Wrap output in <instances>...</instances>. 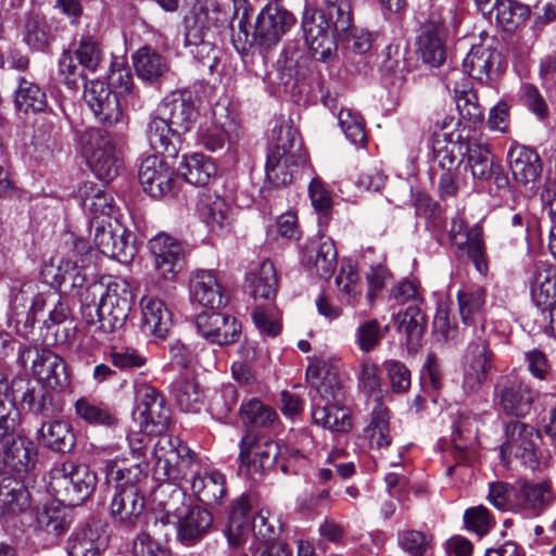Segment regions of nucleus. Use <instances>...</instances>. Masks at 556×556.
Here are the masks:
<instances>
[{
  "label": "nucleus",
  "mask_w": 556,
  "mask_h": 556,
  "mask_svg": "<svg viewBox=\"0 0 556 556\" xmlns=\"http://www.w3.org/2000/svg\"><path fill=\"white\" fill-rule=\"evenodd\" d=\"M138 415L146 434L159 435L154 444L153 472L157 480L179 481L193 473L197 466L194 453L180 439L163 434L170 420V409L157 390L150 384H141L136 391Z\"/></svg>",
  "instance_id": "f257e3e1"
},
{
  "label": "nucleus",
  "mask_w": 556,
  "mask_h": 556,
  "mask_svg": "<svg viewBox=\"0 0 556 556\" xmlns=\"http://www.w3.org/2000/svg\"><path fill=\"white\" fill-rule=\"evenodd\" d=\"M109 517L115 527L130 530L140 521L144 495L140 489L147 472L139 463L126 459H111L104 466Z\"/></svg>",
  "instance_id": "f03ea898"
},
{
  "label": "nucleus",
  "mask_w": 556,
  "mask_h": 556,
  "mask_svg": "<svg viewBox=\"0 0 556 556\" xmlns=\"http://www.w3.org/2000/svg\"><path fill=\"white\" fill-rule=\"evenodd\" d=\"M295 16L282 7L266 5L257 15L254 31L250 33V14L247 8L238 21V31L232 26L231 40L239 53H248L253 46L269 50L294 26Z\"/></svg>",
  "instance_id": "7ed1b4c3"
},
{
  "label": "nucleus",
  "mask_w": 556,
  "mask_h": 556,
  "mask_svg": "<svg viewBox=\"0 0 556 556\" xmlns=\"http://www.w3.org/2000/svg\"><path fill=\"white\" fill-rule=\"evenodd\" d=\"M312 397V419L317 426L332 432H348L352 428L350 413L341 403L343 384L336 372L327 371L316 383Z\"/></svg>",
  "instance_id": "20e7f679"
},
{
  "label": "nucleus",
  "mask_w": 556,
  "mask_h": 556,
  "mask_svg": "<svg viewBox=\"0 0 556 556\" xmlns=\"http://www.w3.org/2000/svg\"><path fill=\"white\" fill-rule=\"evenodd\" d=\"M454 123V117H445L439 132L432 138V174L439 175L438 189L441 199L456 197L460 187L459 166L462 160L455 154L454 134L444 129Z\"/></svg>",
  "instance_id": "39448f33"
},
{
  "label": "nucleus",
  "mask_w": 556,
  "mask_h": 556,
  "mask_svg": "<svg viewBox=\"0 0 556 556\" xmlns=\"http://www.w3.org/2000/svg\"><path fill=\"white\" fill-rule=\"evenodd\" d=\"M80 147L97 178L109 182L118 175L121 151L111 134L100 128L86 129L80 136Z\"/></svg>",
  "instance_id": "423d86ee"
},
{
  "label": "nucleus",
  "mask_w": 556,
  "mask_h": 556,
  "mask_svg": "<svg viewBox=\"0 0 556 556\" xmlns=\"http://www.w3.org/2000/svg\"><path fill=\"white\" fill-rule=\"evenodd\" d=\"M473 337L467 346L464 362L462 388L466 394H476L480 391L493 368L494 361L483 325L473 329Z\"/></svg>",
  "instance_id": "0eeeda50"
},
{
  "label": "nucleus",
  "mask_w": 556,
  "mask_h": 556,
  "mask_svg": "<svg viewBox=\"0 0 556 556\" xmlns=\"http://www.w3.org/2000/svg\"><path fill=\"white\" fill-rule=\"evenodd\" d=\"M131 308V291L125 280H113L106 285L97 307L98 329L109 334L121 329Z\"/></svg>",
  "instance_id": "6e6552de"
},
{
  "label": "nucleus",
  "mask_w": 556,
  "mask_h": 556,
  "mask_svg": "<svg viewBox=\"0 0 556 556\" xmlns=\"http://www.w3.org/2000/svg\"><path fill=\"white\" fill-rule=\"evenodd\" d=\"M541 433L533 426L519 420H510L504 426V441L501 454L514 455L521 464L531 470L540 465L539 446Z\"/></svg>",
  "instance_id": "1a4fd4ad"
},
{
  "label": "nucleus",
  "mask_w": 556,
  "mask_h": 556,
  "mask_svg": "<svg viewBox=\"0 0 556 556\" xmlns=\"http://www.w3.org/2000/svg\"><path fill=\"white\" fill-rule=\"evenodd\" d=\"M301 29L304 42L315 60L325 63L334 60L338 43L334 36L337 30L333 28L332 22L317 15L316 10H311L308 5H305L301 18Z\"/></svg>",
  "instance_id": "9d476101"
},
{
  "label": "nucleus",
  "mask_w": 556,
  "mask_h": 556,
  "mask_svg": "<svg viewBox=\"0 0 556 556\" xmlns=\"http://www.w3.org/2000/svg\"><path fill=\"white\" fill-rule=\"evenodd\" d=\"M51 485L58 492L64 491V502L68 505H78L87 500L97 484L96 473L85 464L64 462L61 467L51 472Z\"/></svg>",
  "instance_id": "9b49d317"
},
{
  "label": "nucleus",
  "mask_w": 556,
  "mask_h": 556,
  "mask_svg": "<svg viewBox=\"0 0 556 556\" xmlns=\"http://www.w3.org/2000/svg\"><path fill=\"white\" fill-rule=\"evenodd\" d=\"M279 453L280 447L276 441L248 431L240 441V469L256 480L275 466Z\"/></svg>",
  "instance_id": "f8f14e48"
},
{
  "label": "nucleus",
  "mask_w": 556,
  "mask_h": 556,
  "mask_svg": "<svg viewBox=\"0 0 556 556\" xmlns=\"http://www.w3.org/2000/svg\"><path fill=\"white\" fill-rule=\"evenodd\" d=\"M251 533L256 539L268 542L273 539L274 528L267 525V519L263 515L252 518L248 498L241 496L231 507L226 534L232 546H239Z\"/></svg>",
  "instance_id": "ddd939ff"
},
{
  "label": "nucleus",
  "mask_w": 556,
  "mask_h": 556,
  "mask_svg": "<svg viewBox=\"0 0 556 556\" xmlns=\"http://www.w3.org/2000/svg\"><path fill=\"white\" fill-rule=\"evenodd\" d=\"M149 250L157 275L166 281L176 279L189 253L181 241L165 232H160L149 240Z\"/></svg>",
  "instance_id": "4468645a"
},
{
  "label": "nucleus",
  "mask_w": 556,
  "mask_h": 556,
  "mask_svg": "<svg viewBox=\"0 0 556 556\" xmlns=\"http://www.w3.org/2000/svg\"><path fill=\"white\" fill-rule=\"evenodd\" d=\"M198 99L191 89L176 90L166 96L157 111L179 135L190 131L197 124L200 112Z\"/></svg>",
  "instance_id": "2eb2a0df"
},
{
  "label": "nucleus",
  "mask_w": 556,
  "mask_h": 556,
  "mask_svg": "<svg viewBox=\"0 0 556 556\" xmlns=\"http://www.w3.org/2000/svg\"><path fill=\"white\" fill-rule=\"evenodd\" d=\"M539 392L521 379L497 383L494 388V406L507 416L525 418L532 409Z\"/></svg>",
  "instance_id": "dca6fc26"
},
{
  "label": "nucleus",
  "mask_w": 556,
  "mask_h": 556,
  "mask_svg": "<svg viewBox=\"0 0 556 556\" xmlns=\"http://www.w3.org/2000/svg\"><path fill=\"white\" fill-rule=\"evenodd\" d=\"M84 98L96 118L105 126L118 123L123 115V103L112 90L99 79L85 83Z\"/></svg>",
  "instance_id": "f3484780"
},
{
  "label": "nucleus",
  "mask_w": 556,
  "mask_h": 556,
  "mask_svg": "<svg viewBox=\"0 0 556 556\" xmlns=\"http://www.w3.org/2000/svg\"><path fill=\"white\" fill-rule=\"evenodd\" d=\"M454 144L455 150L463 155L462 162L466 161V168L470 169L473 179L486 181L492 178L498 161L491 154L486 143L476 139H463L457 135Z\"/></svg>",
  "instance_id": "a211bd4d"
},
{
  "label": "nucleus",
  "mask_w": 556,
  "mask_h": 556,
  "mask_svg": "<svg viewBox=\"0 0 556 556\" xmlns=\"http://www.w3.org/2000/svg\"><path fill=\"white\" fill-rule=\"evenodd\" d=\"M195 325L205 340L218 345L236 342L241 332V325L235 317L218 312L199 314Z\"/></svg>",
  "instance_id": "6ab92c4d"
},
{
  "label": "nucleus",
  "mask_w": 556,
  "mask_h": 556,
  "mask_svg": "<svg viewBox=\"0 0 556 556\" xmlns=\"http://www.w3.org/2000/svg\"><path fill=\"white\" fill-rule=\"evenodd\" d=\"M138 176L143 190L152 198L162 197L172 190L174 170L159 155L146 157L140 164Z\"/></svg>",
  "instance_id": "aec40b11"
},
{
  "label": "nucleus",
  "mask_w": 556,
  "mask_h": 556,
  "mask_svg": "<svg viewBox=\"0 0 556 556\" xmlns=\"http://www.w3.org/2000/svg\"><path fill=\"white\" fill-rule=\"evenodd\" d=\"M215 31L203 29L200 25H187L185 46L192 56L210 73H213L219 62L220 49L216 46Z\"/></svg>",
  "instance_id": "412c9836"
},
{
  "label": "nucleus",
  "mask_w": 556,
  "mask_h": 556,
  "mask_svg": "<svg viewBox=\"0 0 556 556\" xmlns=\"http://www.w3.org/2000/svg\"><path fill=\"white\" fill-rule=\"evenodd\" d=\"M303 265L321 278H329L337 267V250L331 238H312L303 250Z\"/></svg>",
  "instance_id": "4be33fe9"
},
{
  "label": "nucleus",
  "mask_w": 556,
  "mask_h": 556,
  "mask_svg": "<svg viewBox=\"0 0 556 556\" xmlns=\"http://www.w3.org/2000/svg\"><path fill=\"white\" fill-rule=\"evenodd\" d=\"M177 539L186 546H192L206 535L213 525V516L201 507L177 509Z\"/></svg>",
  "instance_id": "5701e85b"
},
{
  "label": "nucleus",
  "mask_w": 556,
  "mask_h": 556,
  "mask_svg": "<svg viewBox=\"0 0 556 556\" xmlns=\"http://www.w3.org/2000/svg\"><path fill=\"white\" fill-rule=\"evenodd\" d=\"M446 29L441 22H427L418 37V52L421 60L431 67L441 66L446 59Z\"/></svg>",
  "instance_id": "b1692460"
},
{
  "label": "nucleus",
  "mask_w": 556,
  "mask_h": 556,
  "mask_svg": "<svg viewBox=\"0 0 556 556\" xmlns=\"http://www.w3.org/2000/svg\"><path fill=\"white\" fill-rule=\"evenodd\" d=\"M501 54L490 47L475 46L463 61L464 71L473 79L486 84L497 75Z\"/></svg>",
  "instance_id": "393cba45"
},
{
  "label": "nucleus",
  "mask_w": 556,
  "mask_h": 556,
  "mask_svg": "<svg viewBox=\"0 0 556 556\" xmlns=\"http://www.w3.org/2000/svg\"><path fill=\"white\" fill-rule=\"evenodd\" d=\"M190 298L204 307L219 308L227 303L222 286L211 270H197L190 278Z\"/></svg>",
  "instance_id": "a878e982"
},
{
  "label": "nucleus",
  "mask_w": 556,
  "mask_h": 556,
  "mask_svg": "<svg viewBox=\"0 0 556 556\" xmlns=\"http://www.w3.org/2000/svg\"><path fill=\"white\" fill-rule=\"evenodd\" d=\"M78 198L90 222L110 220L115 202L112 194L106 192L102 186L85 181L78 189Z\"/></svg>",
  "instance_id": "bb28decb"
},
{
  "label": "nucleus",
  "mask_w": 556,
  "mask_h": 556,
  "mask_svg": "<svg viewBox=\"0 0 556 556\" xmlns=\"http://www.w3.org/2000/svg\"><path fill=\"white\" fill-rule=\"evenodd\" d=\"M197 214L213 232H218L229 225V207L226 201L211 189L199 192Z\"/></svg>",
  "instance_id": "cd10ccee"
},
{
  "label": "nucleus",
  "mask_w": 556,
  "mask_h": 556,
  "mask_svg": "<svg viewBox=\"0 0 556 556\" xmlns=\"http://www.w3.org/2000/svg\"><path fill=\"white\" fill-rule=\"evenodd\" d=\"M78 419L93 427L114 428L118 425L116 409L93 396H80L74 403Z\"/></svg>",
  "instance_id": "c85d7f7f"
},
{
  "label": "nucleus",
  "mask_w": 556,
  "mask_h": 556,
  "mask_svg": "<svg viewBox=\"0 0 556 556\" xmlns=\"http://www.w3.org/2000/svg\"><path fill=\"white\" fill-rule=\"evenodd\" d=\"M553 502L552 486L547 481L539 483L518 480V511L538 517Z\"/></svg>",
  "instance_id": "c756f323"
},
{
  "label": "nucleus",
  "mask_w": 556,
  "mask_h": 556,
  "mask_svg": "<svg viewBox=\"0 0 556 556\" xmlns=\"http://www.w3.org/2000/svg\"><path fill=\"white\" fill-rule=\"evenodd\" d=\"M268 154L288 157V160H306L302 140L298 130L288 121L277 123L271 129Z\"/></svg>",
  "instance_id": "7c9ffc66"
},
{
  "label": "nucleus",
  "mask_w": 556,
  "mask_h": 556,
  "mask_svg": "<svg viewBox=\"0 0 556 556\" xmlns=\"http://www.w3.org/2000/svg\"><path fill=\"white\" fill-rule=\"evenodd\" d=\"M4 442L2 464L16 473H26L35 466L36 452L31 441L24 437H7Z\"/></svg>",
  "instance_id": "2f4dec72"
},
{
  "label": "nucleus",
  "mask_w": 556,
  "mask_h": 556,
  "mask_svg": "<svg viewBox=\"0 0 556 556\" xmlns=\"http://www.w3.org/2000/svg\"><path fill=\"white\" fill-rule=\"evenodd\" d=\"M146 134L151 149L157 154H166L170 157L177 155L180 135L174 131L173 126L157 110L150 116Z\"/></svg>",
  "instance_id": "473e14b6"
},
{
  "label": "nucleus",
  "mask_w": 556,
  "mask_h": 556,
  "mask_svg": "<svg viewBox=\"0 0 556 556\" xmlns=\"http://www.w3.org/2000/svg\"><path fill=\"white\" fill-rule=\"evenodd\" d=\"M509 168L516 181L534 182L542 172L539 154L525 146H513L507 153Z\"/></svg>",
  "instance_id": "72a5a7b5"
},
{
  "label": "nucleus",
  "mask_w": 556,
  "mask_h": 556,
  "mask_svg": "<svg viewBox=\"0 0 556 556\" xmlns=\"http://www.w3.org/2000/svg\"><path fill=\"white\" fill-rule=\"evenodd\" d=\"M529 283L532 301L543 312L556 302V277L552 267L543 263L534 264Z\"/></svg>",
  "instance_id": "f704fd0d"
},
{
  "label": "nucleus",
  "mask_w": 556,
  "mask_h": 556,
  "mask_svg": "<svg viewBox=\"0 0 556 556\" xmlns=\"http://www.w3.org/2000/svg\"><path fill=\"white\" fill-rule=\"evenodd\" d=\"M142 312V331L157 338H164L172 325V314L162 300L144 295L140 301Z\"/></svg>",
  "instance_id": "c9c22d12"
},
{
  "label": "nucleus",
  "mask_w": 556,
  "mask_h": 556,
  "mask_svg": "<svg viewBox=\"0 0 556 556\" xmlns=\"http://www.w3.org/2000/svg\"><path fill=\"white\" fill-rule=\"evenodd\" d=\"M132 62L138 77L150 84L160 83L169 72L166 58L151 47L140 48Z\"/></svg>",
  "instance_id": "e433bc0d"
},
{
  "label": "nucleus",
  "mask_w": 556,
  "mask_h": 556,
  "mask_svg": "<svg viewBox=\"0 0 556 556\" xmlns=\"http://www.w3.org/2000/svg\"><path fill=\"white\" fill-rule=\"evenodd\" d=\"M458 308L462 320L466 325L481 321L484 325L483 315L486 303V289L482 286L471 285L457 292Z\"/></svg>",
  "instance_id": "4c0bfd02"
},
{
  "label": "nucleus",
  "mask_w": 556,
  "mask_h": 556,
  "mask_svg": "<svg viewBox=\"0 0 556 556\" xmlns=\"http://www.w3.org/2000/svg\"><path fill=\"white\" fill-rule=\"evenodd\" d=\"M36 377L50 388H63L67 384V375L63 359L50 350H42L33 362Z\"/></svg>",
  "instance_id": "58836bf2"
},
{
  "label": "nucleus",
  "mask_w": 556,
  "mask_h": 556,
  "mask_svg": "<svg viewBox=\"0 0 556 556\" xmlns=\"http://www.w3.org/2000/svg\"><path fill=\"white\" fill-rule=\"evenodd\" d=\"M38 439L48 448L60 453L71 452L76 443L72 426L63 420L42 422Z\"/></svg>",
  "instance_id": "ea45409f"
},
{
  "label": "nucleus",
  "mask_w": 556,
  "mask_h": 556,
  "mask_svg": "<svg viewBox=\"0 0 556 556\" xmlns=\"http://www.w3.org/2000/svg\"><path fill=\"white\" fill-rule=\"evenodd\" d=\"M308 9L316 10L317 15L332 22L338 35H345L352 27L351 0H314Z\"/></svg>",
  "instance_id": "a19ab883"
},
{
  "label": "nucleus",
  "mask_w": 556,
  "mask_h": 556,
  "mask_svg": "<svg viewBox=\"0 0 556 556\" xmlns=\"http://www.w3.org/2000/svg\"><path fill=\"white\" fill-rule=\"evenodd\" d=\"M30 505L27 489L17 481L3 479L0 483V519L25 511Z\"/></svg>",
  "instance_id": "79ce46f5"
},
{
  "label": "nucleus",
  "mask_w": 556,
  "mask_h": 556,
  "mask_svg": "<svg viewBox=\"0 0 556 556\" xmlns=\"http://www.w3.org/2000/svg\"><path fill=\"white\" fill-rule=\"evenodd\" d=\"M191 488L198 500L207 506L220 504L226 495L225 478L216 471L195 476Z\"/></svg>",
  "instance_id": "37998d69"
},
{
  "label": "nucleus",
  "mask_w": 556,
  "mask_h": 556,
  "mask_svg": "<svg viewBox=\"0 0 556 556\" xmlns=\"http://www.w3.org/2000/svg\"><path fill=\"white\" fill-rule=\"evenodd\" d=\"M170 392L181 410L186 413L200 412L204 395L193 379L186 377L176 378L170 384Z\"/></svg>",
  "instance_id": "c03bdc74"
},
{
  "label": "nucleus",
  "mask_w": 556,
  "mask_h": 556,
  "mask_svg": "<svg viewBox=\"0 0 556 556\" xmlns=\"http://www.w3.org/2000/svg\"><path fill=\"white\" fill-rule=\"evenodd\" d=\"M217 168L213 160L201 153L185 157L180 173L185 180L194 186H205L216 175Z\"/></svg>",
  "instance_id": "a18cd8bd"
},
{
  "label": "nucleus",
  "mask_w": 556,
  "mask_h": 556,
  "mask_svg": "<svg viewBox=\"0 0 556 556\" xmlns=\"http://www.w3.org/2000/svg\"><path fill=\"white\" fill-rule=\"evenodd\" d=\"M105 539L90 526L75 532L68 540V556H100Z\"/></svg>",
  "instance_id": "49530a36"
},
{
  "label": "nucleus",
  "mask_w": 556,
  "mask_h": 556,
  "mask_svg": "<svg viewBox=\"0 0 556 556\" xmlns=\"http://www.w3.org/2000/svg\"><path fill=\"white\" fill-rule=\"evenodd\" d=\"M17 83L14 97L15 108L24 113L43 111L47 105V97L41 88L26 77H18Z\"/></svg>",
  "instance_id": "de8ad7c7"
},
{
  "label": "nucleus",
  "mask_w": 556,
  "mask_h": 556,
  "mask_svg": "<svg viewBox=\"0 0 556 556\" xmlns=\"http://www.w3.org/2000/svg\"><path fill=\"white\" fill-rule=\"evenodd\" d=\"M251 293L255 299L270 300L276 295L278 278L274 264L265 260L255 273L248 277Z\"/></svg>",
  "instance_id": "09e8293b"
},
{
  "label": "nucleus",
  "mask_w": 556,
  "mask_h": 556,
  "mask_svg": "<svg viewBox=\"0 0 556 556\" xmlns=\"http://www.w3.org/2000/svg\"><path fill=\"white\" fill-rule=\"evenodd\" d=\"M22 34L24 41L35 50H43L52 39L50 26L39 12L26 14Z\"/></svg>",
  "instance_id": "8fccbe9b"
},
{
  "label": "nucleus",
  "mask_w": 556,
  "mask_h": 556,
  "mask_svg": "<svg viewBox=\"0 0 556 556\" xmlns=\"http://www.w3.org/2000/svg\"><path fill=\"white\" fill-rule=\"evenodd\" d=\"M239 412L242 421L252 427L267 428L278 420L277 412L255 397L243 401Z\"/></svg>",
  "instance_id": "3c124183"
},
{
  "label": "nucleus",
  "mask_w": 556,
  "mask_h": 556,
  "mask_svg": "<svg viewBox=\"0 0 556 556\" xmlns=\"http://www.w3.org/2000/svg\"><path fill=\"white\" fill-rule=\"evenodd\" d=\"M370 446L382 448L388 447L392 438L389 427V410L381 403H378L371 413L370 424L365 429Z\"/></svg>",
  "instance_id": "603ef678"
},
{
  "label": "nucleus",
  "mask_w": 556,
  "mask_h": 556,
  "mask_svg": "<svg viewBox=\"0 0 556 556\" xmlns=\"http://www.w3.org/2000/svg\"><path fill=\"white\" fill-rule=\"evenodd\" d=\"M83 70L96 72L103 61V51L99 41L90 34H84L72 50Z\"/></svg>",
  "instance_id": "864d4df0"
},
{
  "label": "nucleus",
  "mask_w": 556,
  "mask_h": 556,
  "mask_svg": "<svg viewBox=\"0 0 556 556\" xmlns=\"http://www.w3.org/2000/svg\"><path fill=\"white\" fill-rule=\"evenodd\" d=\"M491 505L501 511H518V480L515 483L495 481L489 484L486 496Z\"/></svg>",
  "instance_id": "5fc2aeb1"
},
{
  "label": "nucleus",
  "mask_w": 556,
  "mask_h": 556,
  "mask_svg": "<svg viewBox=\"0 0 556 556\" xmlns=\"http://www.w3.org/2000/svg\"><path fill=\"white\" fill-rule=\"evenodd\" d=\"M105 359L121 371L140 369L148 363V357L143 353L135 348L123 345L111 346L105 352Z\"/></svg>",
  "instance_id": "6e6d98bb"
},
{
  "label": "nucleus",
  "mask_w": 556,
  "mask_h": 556,
  "mask_svg": "<svg viewBox=\"0 0 556 556\" xmlns=\"http://www.w3.org/2000/svg\"><path fill=\"white\" fill-rule=\"evenodd\" d=\"M20 414L9 392L5 379H0V441L12 437L18 426Z\"/></svg>",
  "instance_id": "4d7b16f0"
},
{
  "label": "nucleus",
  "mask_w": 556,
  "mask_h": 556,
  "mask_svg": "<svg viewBox=\"0 0 556 556\" xmlns=\"http://www.w3.org/2000/svg\"><path fill=\"white\" fill-rule=\"evenodd\" d=\"M306 160H288V157L267 154L266 177L274 186H287L293 179V169Z\"/></svg>",
  "instance_id": "13d9d810"
},
{
  "label": "nucleus",
  "mask_w": 556,
  "mask_h": 556,
  "mask_svg": "<svg viewBox=\"0 0 556 556\" xmlns=\"http://www.w3.org/2000/svg\"><path fill=\"white\" fill-rule=\"evenodd\" d=\"M529 7L514 0H501L494 10V17L505 30L511 31L530 16Z\"/></svg>",
  "instance_id": "bf43d9fd"
},
{
  "label": "nucleus",
  "mask_w": 556,
  "mask_h": 556,
  "mask_svg": "<svg viewBox=\"0 0 556 556\" xmlns=\"http://www.w3.org/2000/svg\"><path fill=\"white\" fill-rule=\"evenodd\" d=\"M399 331L406 336L407 344L415 345L422 337L426 319L416 306H408L404 313L396 317Z\"/></svg>",
  "instance_id": "052dcab7"
},
{
  "label": "nucleus",
  "mask_w": 556,
  "mask_h": 556,
  "mask_svg": "<svg viewBox=\"0 0 556 556\" xmlns=\"http://www.w3.org/2000/svg\"><path fill=\"white\" fill-rule=\"evenodd\" d=\"M94 247L104 255L117 253L114 248V236L126 233V228L119 224L112 225L110 220L90 222V232H92Z\"/></svg>",
  "instance_id": "680f3d73"
},
{
  "label": "nucleus",
  "mask_w": 556,
  "mask_h": 556,
  "mask_svg": "<svg viewBox=\"0 0 556 556\" xmlns=\"http://www.w3.org/2000/svg\"><path fill=\"white\" fill-rule=\"evenodd\" d=\"M388 330L389 326L382 329L377 319H366L355 329V344L362 352L369 353L380 344Z\"/></svg>",
  "instance_id": "e2e57ef3"
},
{
  "label": "nucleus",
  "mask_w": 556,
  "mask_h": 556,
  "mask_svg": "<svg viewBox=\"0 0 556 556\" xmlns=\"http://www.w3.org/2000/svg\"><path fill=\"white\" fill-rule=\"evenodd\" d=\"M468 419L460 421L452 434V456L457 465L468 464L476 457L475 437L466 429Z\"/></svg>",
  "instance_id": "0e129e2a"
},
{
  "label": "nucleus",
  "mask_w": 556,
  "mask_h": 556,
  "mask_svg": "<svg viewBox=\"0 0 556 556\" xmlns=\"http://www.w3.org/2000/svg\"><path fill=\"white\" fill-rule=\"evenodd\" d=\"M333 502L328 486H315L314 491L296 501V510L304 516H317L324 509H329Z\"/></svg>",
  "instance_id": "69168bd1"
},
{
  "label": "nucleus",
  "mask_w": 556,
  "mask_h": 556,
  "mask_svg": "<svg viewBox=\"0 0 556 556\" xmlns=\"http://www.w3.org/2000/svg\"><path fill=\"white\" fill-rule=\"evenodd\" d=\"M432 540V535L417 530H405L397 535L400 547L410 556L431 555Z\"/></svg>",
  "instance_id": "338daca9"
},
{
  "label": "nucleus",
  "mask_w": 556,
  "mask_h": 556,
  "mask_svg": "<svg viewBox=\"0 0 556 556\" xmlns=\"http://www.w3.org/2000/svg\"><path fill=\"white\" fill-rule=\"evenodd\" d=\"M228 20L229 14L217 2L211 1L200 7L192 25H200L204 30L208 27L216 33L215 29L226 25Z\"/></svg>",
  "instance_id": "774afa93"
}]
</instances>
